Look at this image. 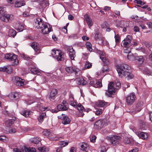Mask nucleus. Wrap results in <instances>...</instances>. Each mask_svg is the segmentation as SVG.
<instances>
[{
    "instance_id": "f257e3e1",
    "label": "nucleus",
    "mask_w": 152,
    "mask_h": 152,
    "mask_svg": "<svg viewBox=\"0 0 152 152\" xmlns=\"http://www.w3.org/2000/svg\"><path fill=\"white\" fill-rule=\"evenodd\" d=\"M34 26L37 29H41V33L43 34H47L53 31V29L50 25L47 24L42 19L37 18L34 19Z\"/></svg>"
},
{
    "instance_id": "f03ea898",
    "label": "nucleus",
    "mask_w": 152,
    "mask_h": 152,
    "mask_svg": "<svg viewBox=\"0 0 152 152\" xmlns=\"http://www.w3.org/2000/svg\"><path fill=\"white\" fill-rule=\"evenodd\" d=\"M117 71L119 76L121 77L123 76L127 77L128 79L133 78V74L128 72V70L131 69L130 66L125 64L117 65L116 66Z\"/></svg>"
},
{
    "instance_id": "7ed1b4c3",
    "label": "nucleus",
    "mask_w": 152,
    "mask_h": 152,
    "mask_svg": "<svg viewBox=\"0 0 152 152\" xmlns=\"http://www.w3.org/2000/svg\"><path fill=\"white\" fill-rule=\"evenodd\" d=\"M121 83L117 82L115 84L111 82L108 84V90L105 92V95L108 97H112L116 94V89H118L121 87Z\"/></svg>"
},
{
    "instance_id": "20e7f679",
    "label": "nucleus",
    "mask_w": 152,
    "mask_h": 152,
    "mask_svg": "<svg viewBox=\"0 0 152 152\" xmlns=\"http://www.w3.org/2000/svg\"><path fill=\"white\" fill-rule=\"evenodd\" d=\"M96 53L99 55L100 58L104 64V65L102 69V72L104 73L105 72H108L109 71V69L108 67L107 64L109 63V61L104 57V53L102 51L100 50H97Z\"/></svg>"
},
{
    "instance_id": "39448f33",
    "label": "nucleus",
    "mask_w": 152,
    "mask_h": 152,
    "mask_svg": "<svg viewBox=\"0 0 152 152\" xmlns=\"http://www.w3.org/2000/svg\"><path fill=\"white\" fill-rule=\"evenodd\" d=\"M52 54L58 61L64 60V53L58 50H52Z\"/></svg>"
},
{
    "instance_id": "423d86ee",
    "label": "nucleus",
    "mask_w": 152,
    "mask_h": 152,
    "mask_svg": "<svg viewBox=\"0 0 152 152\" xmlns=\"http://www.w3.org/2000/svg\"><path fill=\"white\" fill-rule=\"evenodd\" d=\"M107 138L110 141L111 145L115 146L119 144L120 137L118 136L111 135L107 136Z\"/></svg>"
},
{
    "instance_id": "0eeeda50",
    "label": "nucleus",
    "mask_w": 152,
    "mask_h": 152,
    "mask_svg": "<svg viewBox=\"0 0 152 152\" xmlns=\"http://www.w3.org/2000/svg\"><path fill=\"white\" fill-rule=\"evenodd\" d=\"M14 18V16L12 15L7 13H4L0 16V20L6 23L11 22Z\"/></svg>"
},
{
    "instance_id": "6e6552de",
    "label": "nucleus",
    "mask_w": 152,
    "mask_h": 152,
    "mask_svg": "<svg viewBox=\"0 0 152 152\" xmlns=\"http://www.w3.org/2000/svg\"><path fill=\"white\" fill-rule=\"evenodd\" d=\"M17 56L16 55H12L11 54L8 53L5 56L6 59L9 61H13V65H17L18 62L17 59Z\"/></svg>"
},
{
    "instance_id": "1a4fd4ad",
    "label": "nucleus",
    "mask_w": 152,
    "mask_h": 152,
    "mask_svg": "<svg viewBox=\"0 0 152 152\" xmlns=\"http://www.w3.org/2000/svg\"><path fill=\"white\" fill-rule=\"evenodd\" d=\"M132 37L129 35H128L125 39L122 42L121 45L125 48H129L131 46V40L132 39Z\"/></svg>"
},
{
    "instance_id": "9d476101",
    "label": "nucleus",
    "mask_w": 152,
    "mask_h": 152,
    "mask_svg": "<svg viewBox=\"0 0 152 152\" xmlns=\"http://www.w3.org/2000/svg\"><path fill=\"white\" fill-rule=\"evenodd\" d=\"M57 90L55 89H53L48 94L47 96V99L52 101L54 100L56 98V95L57 94Z\"/></svg>"
},
{
    "instance_id": "9b49d317",
    "label": "nucleus",
    "mask_w": 152,
    "mask_h": 152,
    "mask_svg": "<svg viewBox=\"0 0 152 152\" xmlns=\"http://www.w3.org/2000/svg\"><path fill=\"white\" fill-rule=\"evenodd\" d=\"M136 96L133 93L130 94L126 96V102L128 105H132L135 101Z\"/></svg>"
},
{
    "instance_id": "f8f14e48",
    "label": "nucleus",
    "mask_w": 152,
    "mask_h": 152,
    "mask_svg": "<svg viewBox=\"0 0 152 152\" xmlns=\"http://www.w3.org/2000/svg\"><path fill=\"white\" fill-rule=\"evenodd\" d=\"M65 70L67 72L70 73L75 72V75L77 76H79L80 75V71L78 69H75L72 66H68L65 68Z\"/></svg>"
},
{
    "instance_id": "ddd939ff",
    "label": "nucleus",
    "mask_w": 152,
    "mask_h": 152,
    "mask_svg": "<svg viewBox=\"0 0 152 152\" xmlns=\"http://www.w3.org/2000/svg\"><path fill=\"white\" fill-rule=\"evenodd\" d=\"M58 117L62 120V123L64 125L68 124L71 121L70 119L67 116L64 114H62L58 116Z\"/></svg>"
},
{
    "instance_id": "4468645a",
    "label": "nucleus",
    "mask_w": 152,
    "mask_h": 152,
    "mask_svg": "<svg viewBox=\"0 0 152 152\" xmlns=\"http://www.w3.org/2000/svg\"><path fill=\"white\" fill-rule=\"evenodd\" d=\"M77 108L79 112V114L77 115V116L78 117H83L84 115L83 112L85 111V110L83 106L79 103L77 106Z\"/></svg>"
},
{
    "instance_id": "2eb2a0df",
    "label": "nucleus",
    "mask_w": 152,
    "mask_h": 152,
    "mask_svg": "<svg viewBox=\"0 0 152 152\" xmlns=\"http://www.w3.org/2000/svg\"><path fill=\"white\" fill-rule=\"evenodd\" d=\"M136 134L140 138L145 140H147L149 136L148 133L142 132H136Z\"/></svg>"
},
{
    "instance_id": "dca6fc26",
    "label": "nucleus",
    "mask_w": 152,
    "mask_h": 152,
    "mask_svg": "<svg viewBox=\"0 0 152 152\" xmlns=\"http://www.w3.org/2000/svg\"><path fill=\"white\" fill-rule=\"evenodd\" d=\"M6 31L8 33L9 36L12 37H14L16 35V32L10 26H7L6 27Z\"/></svg>"
},
{
    "instance_id": "f3484780",
    "label": "nucleus",
    "mask_w": 152,
    "mask_h": 152,
    "mask_svg": "<svg viewBox=\"0 0 152 152\" xmlns=\"http://www.w3.org/2000/svg\"><path fill=\"white\" fill-rule=\"evenodd\" d=\"M35 104L37 105L35 107V108L37 111L41 110V111H45L48 109V108L44 107V105L40 102H38L35 103Z\"/></svg>"
},
{
    "instance_id": "a211bd4d",
    "label": "nucleus",
    "mask_w": 152,
    "mask_h": 152,
    "mask_svg": "<svg viewBox=\"0 0 152 152\" xmlns=\"http://www.w3.org/2000/svg\"><path fill=\"white\" fill-rule=\"evenodd\" d=\"M89 84L91 86L95 88L101 87L102 86V83L96 80L91 81L89 82Z\"/></svg>"
},
{
    "instance_id": "6ab92c4d",
    "label": "nucleus",
    "mask_w": 152,
    "mask_h": 152,
    "mask_svg": "<svg viewBox=\"0 0 152 152\" xmlns=\"http://www.w3.org/2000/svg\"><path fill=\"white\" fill-rule=\"evenodd\" d=\"M15 83L17 86H21L24 85V80L20 77H15Z\"/></svg>"
},
{
    "instance_id": "aec40b11",
    "label": "nucleus",
    "mask_w": 152,
    "mask_h": 152,
    "mask_svg": "<svg viewBox=\"0 0 152 152\" xmlns=\"http://www.w3.org/2000/svg\"><path fill=\"white\" fill-rule=\"evenodd\" d=\"M84 17L85 20L87 22V24L89 28L91 27L93 24L92 20L89 16L87 14L84 15Z\"/></svg>"
},
{
    "instance_id": "412c9836",
    "label": "nucleus",
    "mask_w": 152,
    "mask_h": 152,
    "mask_svg": "<svg viewBox=\"0 0 152 152\" xmlns=\"http://www.w3.org/2000/svg\"><path fill=\"white\" fill-rule=\"evenodd\" d=\"M31 46L34 49L36 53H37L36 54V55L38 54L39 53V51L40 50V47L39 45L37 42H32L31 44Z\"/></svg>"
},
{
    "instance_id": "4be33fe9",
    "label": "nucleus",
    "mask_w": 152,
    "mask_h": 152,
    "mask_svg": "<svg viewBox=\"0 0 152 152\" xmlns=\"http://www.w3.org/2000/svg\"><path fill=\"white\" fill-rule=\"evenodd\" d=\"M104 123L102 120H100L96 121L94 124V127L98 129H100L104 126Z\"/></svg>"
},
{
    "instance_id": "5701e85b",
    "label": "nucleus",
    "mask_w": 152,
    "mask_h": 152,
    "mask_svg": "<svg viewBox=\"0 0 152 152\" xmlns=\"http://www.w3.org/2000/svg\"><path fill=\"white\" fill-rule=\"evenodd\" d=\"M96 105L99 107H105L107 105L110 104L108 102H107L103 100L99 101L96 102Z\"/></svg>"
},
{
    "instance_id": "b1692460",
    "label": "nucleus",
    "mask_w": 152,
    "mask_h": 152,
    "mask_svg": "<svg viewBox=\"0 0 152 152\" xmlns=\"http://www.w3.org/2000/svg\"><path fill=\"white\" fill-rule=\"evenodd\" d=\"M68 52L69 56L71 59L72 60H74L75 56V53L72 47H69Z\"/></svg>"
},
{
    "instance_id": "393cba45",
    "label": "nucleus",
    "mask_w": 152,
    "mask_h": 152,
    "mask_svg": "<svg viewBox=\"0 0 152 152\" xmlns=\"http://www.w3.org/2000/svg\"><path fill=\"white\" fill-rule=\"evenodd\" d=\"M139 127L141 130H145L148 128L147 124L144 121H139Z\"/></svg>"
},
{
    "instance_id": "a878e982",
    "label": "nucleus",
    "mask_w": 152,
    "mask_h": 152,
    "mask_svg": "<svg viewBox=\"0 0 152 152\" xmlns=\"http://www.w3.org/2000/svg\"><path fill=\"white\" fill-rule=\"evenodd\" d=\"M16 118L15 117L13 118L12 119H9L6 121L5 124L6 125L7 127H10L13 124L16 120Z\"/></svg>"
},
{
    "instance_id": "bb28decb",
    "label": "nucleus",
    "mask_w": 152,
    "mask_h": 152,
    "mask_svg": "<svg viewBox=\"0 0 152 152\" xmlns=\"http://www.w3.org/2000/svg\"><path fill=\"white\" fill-rule=\"evenodd\" d=\"M68 102L72 106H75L76 105V103L74 102L73 96L72 94H70L69 96Z\"/></svg>"
},
{
    "instance_id": "cd10ccee",
    "label": "nucleus",
    "mask_w": 152,
    "mask_h": 152,
    "mask_svg": "<svg viewBox=\"0 0 152 152\" xmlns=\"http://www.w3.org/2000/svg\"><path fill=\"white\" fill-rule=\"evenodd\" d=\"M77 83L79 85H84L86 84V81L83 78H78L77 79Z\"/></svg>"
},
{
    "instance_id": "c85d7f7f",
    "label": "nucleus",
    "mask_w": 152,
    "mask_h": 152,
    "mask_svg": "<svg viewBox=\"0 0 152 152\" xmlns=\"http://www.w3.org/2000/svg\"><path fill=\"white\" fill-rule=\"evenodd\" d=\"M25 4V3L24 1H18L15 2L14 6L15 7L18 8L24 5Z\"/></svg>"
},
{
    "instance_id": "c756f323",
    "label": "nucleus",
    "mask_w": 152,
    "mask_h": 152,
    "mask_svg": "<svg viewBox=\"0 0 152 152\" xmlns=\"http://www.w3.org/2000/svg\"><path fill=\"white\" fill-rule=\"evenodd\" d=\"M20 95L17 92H13L10 95L11 99L12 100H16L19 98Z\"/></svg>"
},
{
    "instance_id": "7c9ffc66",
    "label": "nucleus",
    "mask_w": 152,
    "mask_h": 152,
    "mask_svg": "<svg viewBox=\"0 0 152 152\" xmlns=\"http://www.w3.org/2000/svg\"><path fill=\"white\" fill-rule=\"evenodd\" d=\"M23 152H34L36 151V149L34 148H28L24 146V150H22Z\"/></svg>"
},
{
    "instance_id": "2f4dec72",
    "label": "nucleus",
    "mask_w": 152,
    "mask_h": 152,
    "mask_svg": "<svg viewBox=\"0 0 152 152\" xmlns=\"http://www.w3.org/2000/svg\"><path fill=\"white\" fill-rule=\"evenodd\" d=\"M143 103L142 102H138L136 105V111L138 112H140L141 109V108L143 106Z\"/></svg>"
},
{
    "instance_id": "473e14b6",
    "label": "nucleus",
    "mask_w": 152,
    "mask_h": 152,
    "mask_svg": "<svg viewBox=\"0 0 152 152\" xmlns=\"http://www.w3.org/2000/svg\"><path fill=\"white\" fill-rule=\"evenodd\" d=\"M46 116V114L45 113H42L38 118V119L40 123H42L43 121L44 118H45Z\"/></svg>"
},
{
    "instance_id": "72a5a7b5",
    "label": "nucleus",
    "mask_w": 152,
    "mask_h": 152,
    "mask_svg": "<svg viewBox=\"0 0 152 152\" xmlns=\"http://www.w3.org/2000/svg\"><path fill=\"white\" fill-rule=\"evenodd\" d=\"M57 109L59 111H65L68 109V107H64L63 105L61 104H59L57 105Z\"/></svg>"
},
{
    "instance_id": "f704fd0d",
    "label": "nucleus",
    "mask_w": 152,
    "mask_h": 152,
    "mask_svg": "<svg viewBox=\"0 0 152 152\" xmlns=\"http://www.w3.org/2000/svg\"><path fill=\"white\" fill-rule=\"evenodd\" d=\"M135 60L137 61L140 64H142L144 61V59L143 56H139L136 57Z\"/></svg>"
},
{
    "instance_id": "c9c22d12",
    "label": "nucleus",
    "mask_w": 152,
    "mask_h": 152,
    "mask_svg": "<svg viewBox=\"0 0 152 152\" xmlns=\"http://www.w3.org/2000/svg\"><path fill=\"white\" fill-rule=\"evenodd\" d=\"M31 112L26 110H23L21 112L20 114L26 117H29L30 115L31 114Z\"/></svg>"
},
{
    "instance_id": "e433bc0d",
    "label": "nucleus",
    "mask_w": 152,
    "mask_h": 152,
    "mask_svg": "<svg viewBox=\"0 0 152 152\" xmlns=\"http://www.w3.org/2000/svg\"><path fill=\"white\" fill-rule=\"evenodd\" d=\"M38 149L40 152H49V151L48 148L45 147H39Z\"/></svg>"
},
{
    "instance_id": "4c0bfd02",
    "label": "nucleus",
    "mask_w": 152,
    "mask_h": 152,
    "mask_svg": "<svg viewBox=\"0 0 152 152\" xmlns=\"http://www.w3.org/2000/svg\"><path fill=\"white\" fill-rule=\"evenodd\" d=\"M127 58L128 60L131 61L135 60L136 58L131 53H129V54H128Z\"/></svg>"
},
{
    "instance_id": "58836bf2",
    "label": "nucleus",
    "mask_w": 152,
    "mask_h": 152,
    "mask_svg": "<svg viewBox=\"0 0 152 152\" xmlns=\"http://www.w3.org/2000/svg\"><path fill=\"white\" fill-rule=\"evenodd\" d=\"M15 28L17 30L20 32L23 31L24 29V27L22 25L18 24L16 26Z\"/></svg>"
},
{
    "instance_id": "ea45409f",
    "label": "nucleus",
    "mask_w": 152,
    "mask_h": 152,
    "mask_svg": "<svg viewBox=\"0 0 152 152\" xmlns=\"http://www.w3.org/2000/svg\"><path fill=\"white\" fill-rule=\"evenodd\" d=\"M88 146V145L87 144L83 142L80 146V149L83 151H86L87 150Z\"/></svg>"
},
{
    "instance_id": "a19ab883",
    "label": "nucleus",
    "mask_w": 152,
    "mask_h": 152,
    "mask_svg": "<svg viewBox=\"0 0 152 152\" xmlns=\"http://www.w3.org/2000/svg\"><path fill=\"white\" fill-rule=\"evenodd\" d=\"M114 38L115 39V42L116 44H117L119 43L121 39V37L119 34H117V35H115Z\"/></svg>"
},
{
    "instance_id": "79ce46f5",
    "label": "nucleus",
    "mask_w": 152,
    "mask_h": 152,
    "mask_svg": "<svg viewBox=\"0 0 152 152\" xmlns=\"http://www.w3.org/2000/svg\"><path fill=\"white\" fill-rule=\"evenodd\" d=\"M86 47L87 49L90 51H91L92 50V45L90 42H87L86 43Z\"/></svg>"
},
{
    "instance_id": "37998d69",
    "label": "nucleus",
    "mask_w": 152,
    "mask_h": 152,
    "mask_svg": "<svg viewBox=\"0 0 152 152\" xmlns=\"http://www.w3.org/2000/svg\"><path fill=\"white\" fill-rule=\"evenodd\" d=\"M31 72L35 74L39 75L40 72L39 71L35 68H32L31 69Z\"/></svg>"
},
{
    "instance_id": "c03bdc74",
    "label": "nucleus",
    "mask_w": 152,
    "mask_h": 152,
    "mask_svg": "<svg viewBox=\"0 0 152 152\" xmlns=\"http://www.w3.org/2000/svg\"><path fill=\"white\" fill-rule=\"evenodd\" d=\"M68 144V142L63 141L60 142L58 144L61 146V147L62 148L67 145Z\"/></svg>"
},
{
    "instance_id": "a18cd8bd",
    "label": "nucleus",
    "mask_w": 152,
    "mask_h": 152,
    "mask_svg": "<svg viewBox=\"0 0 152 152\" xmlns=\"http://www.w3.org/2000/svg\"><path fill=\"white\" fill-rule=\"evenodd\" d=\"M101 35L99 33H96L94 36V38L96 41H99L100 39L102 37Z\"/></svg>"
},
{
    "instance_id": "49530a36",
    "label": "nucleus",
    "mask_w": 152,
    "mask_h": 152,
    "mask_svg": "<svg viewBox=\"0 0 152 152\" xmlns=\"http://www.w3.org/2000/svg\"><path fill=\"white\" fill-rule=\"evenodd\" d=\"M94 112L96 115H99L102 113V110L101 109H96V111Z\"/></svg>"
},
{
    "instance_id": "de8ad7c7",
    "label": "nucleus",
    "mask_w": 152,
    "mask_h": 152,
    "mask_svg": "<svg viewBox=\"0 0 152 152\" xmlns=\"http://www.w3.org/2000/svg\"><path fill=\"white\" fill-rule=\"evenodd\" d=\"M92 66L91 63L88 61H87L85 64V68L86 69H89Z\"/></svg>"
},
{
    "instance_id": "09e8293b",
    "label": "nucleus",
    "mask_w": 152,
    "mask_h": 152,
    "mask_svg": "<svg viewBox=\"0 0 152 152\" xmlns=\"http://www.w3.org/2000/svg\"><path fill=\"white\" fill-rule=\"evenodd\" d=\"M40 141V139L39 138L36 137H34L32 139V142L35 144L38 143Z\"/></svg>"
},
{
    "instance_id": "8fccbe9b",
    "label": "nucleus",
    "mask_w": 152,
    "mask_h": 152,
    "mask_svg": "<svg viewBox=\"0 0 152 152\" xmlns=\"http://www.w3.org/2000/svg\"><path fill=\"white\" fill-rule=\"evenodd\" d=\"M116 26L121 28L123 27L124 26L123 22H122V21L121 20H118L117 21Z\"/></svg>"
},
{
    "instance_id": "3c124183",
    "label": "nucleus",
    "mask_w": 152,
    "mask_h": 152,
    "mask_svg": "<svg viewBox=\"0 0 152 152\" xmlns=\"http://www.w3.org/2000/svg\"><path fill=\"white\" fill-rule=\"evenodd\" d=\"M43 134L46 136H48L50 134V132L49 130L46 129L43 131Z\"/></svg>"
},
{
    "instance_id": "603ef678",
    "label": "nucleus",
    "mask_w": 152,
    "mask_h": 152,
    "mask_svg": "<svg viewBox=\"0 0 152 152\" xmlns=\"http://www.w3.org/2000/svg\"><path fill=\"white\" fill-rule=\"evenodd\" d=\"M90 141L92 142H94L96 141V137L95 135H92L90 136Z\"/></svg>"
},
{
    "instance_id": "864d4df0",
    "label": "nucleus",
    "mask_w": 152,
    "mask_h": 152,
    "mask_svg": "<svg viewBox=\"0 0 152 152\" xmlns=\"http://www.w3.org/2000/svg\"><path fill=\"white\" fill-rule=\"evenodd\" d=\"M12 69L10 66L7 67L6 72L8 74H10L12 72Z\"/></svg>"
},
{
    "instance_id": "5fc2aeb1",
    "label": "nucleus",
    "mask_w": 152,
    "mask_h": 152,
    "mask_svg": "<svg viewBox=\"0 0 152 152\" xmlns=\"http://www.w3.org/2000/svg\"><path fill=\"white\" fill-rule=\"evenodd\" d=\"M60 137H50L49 139L51 140H60Z\"/></svg>"
},
{
    "instance_id": "6e6d98bb",
    "label": "nucleus",
    "mask_w": 152,
    "mask_h": 152,
    "mask_svg": "<svg viewBox=\"0 0 152 152\" xmlns=\"http://www.w3.org/2000/svg\"><path fill=\"white\" fill-rule=\"evenodd\" d=\"M134 2L137 4H140L142 5H143L145 4L144 2L140 0H135Z\"/></svg>"
},
{
    "instance_id": "4d7b16f0",
    "label": "nucleus",
    "mask_w": 152,
    "mask_h": 152,
    "mask_svg": "<svg viewBox=\"0 0 152 152\" xmlns=\"http://www.w3.org/2000/svg\"><path fill=\"white\" fill-rule=\"evenodd\" d=\"M124 52L125 53H128V54H129V53H131L130 48H126L124 50Z\"/></svg>"
},
{
    "instance_id": "13d9d810",
    "label": "nucleus",
    "mask_w": 152,
    "mask_h": 152,
    "mask_svg": "<svg viewBox=\"0 0 152 152\" xmlns=\"http://www.w3.org/2000/svg\"><path fill=\"white\" fill-rule=\"evenodd\" d=\"M22 150H24V147L21 150H20L17 148H14L13 149V152H23Z\"/></svg>"
},
{
    "instance_id": "bf43d9fd",
    "label": "nucleus",
    "mask_w": 152,
    "mask_h": 152,
    "mask_svg": "<svg viewBox=\"0 0 152 152\" xmlns=\"http://www.w3.org/2000/svg\"><path fill=\"white\" fill-rule=\"evenodd\" d=\"M6 138L5 136H0V141L5 142L6 140Z\"/></svg>"
},
{
    "instance_id": "052dcab7",
    "label": "nucleus",
    "mask_w": 152,
    "mask_h": 152,
    "mask_svg": "<svg viewBox=\"0 0 152 152\" xmlns=\"http://www.w3.org/2000/svg\"><path fill=\"white\" fill-rule=\"evenodd\" d=\"M21 57H23V58L26 60H30L31 58L29 57L28 56H26L24 55H22Z\"/></svg>"
},
{
    "instance_id": "680f3d73",
    "label": "nucleus",
    "mask_w": 152,
    "mask_h": 152,
    "mask_svg": "<svg viewBox=\"0 0 152 152\" xmlns=\"http://www.w3.org/2000/svg\"><path fill=\"white\" fill-rule=\"evenodd\" d=\"M104 39H105L104 38L102 37L100 39V40L99 41V44L100 45H103Z\"/></svg>"
},
{
    "instance_id": "e2e57ef3",
    "label": "nucleus",
    "mask_w": 152,
    "mask_h": 152,
    "mask_svg": "<svg viewBox=\"0 0 152 152\" xmlns=\"http://www.w3.org/2000/svg\"><path fill=\"white\" fill-rule=\"evenodd\" d=\"M16 132V130L15 129L12 128L10 130L9 132L10 133H15Z\"/></svg>"
},
{
    "instance_id": "0e129e2a",
    "label": "nucleus",
    "mask_w": 152,
    "mask_h": 152,
    "mask_svg": "<svg viewBox=\"0 0 152 152\" xmlns=\"http://www.w3.org/2000/svg\"><path fill=\"white\" fill-rule=\"evenodd\" d=\"M134 30L136 32H139L140 31L139 28L137 26H135L134 28Z\"/></svg>"
},
{
    "instance_id": "69168bd1",
    "label": "nucleus",
    "mask_w": 152,
    "mask_h": 152,
    "mask_svg": "<svg viewBox=\"0 0 152 152\" xmlns=\"http://www.w3.org/2000/svg\"><path fill=\"white\" fill-rule=\"evenodd\" d=\"M107 151L106 148L104 146H102L101 152H106Z\"/></svg>"
},
{
    "instance_id": "338daca9",
    "label": "nucleus",
    "mask_w": 152,
    "mask_h": 152,
    "mask_svg": "<svg viewBox=\"0 0 152 152\" xmlns=\"http://www.w3.org/2000/svg\"><path fill=\"white\" fill-rule=\"evenodd\" d=\"M7 69V67L6 66H4L3 67L0 68V71L4 72H6Z\"/></svg>"
},
{
    "instance_id": "774afa93",
    "label": "nucleus",
    "mask_w": 152,
    "mask_h": 152,
    "mask_svg": "<svg viewBox=\"0 0 152 152\" xmlns=\"http://www.w3.org/2000/svg\"><path fill=\"white\" fill-rule=\"evenodd\" d=\"M138 151L137 148H135L129 151V152H137Z\"/></svg>"
}]
</instances>
